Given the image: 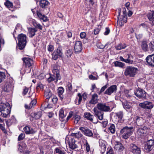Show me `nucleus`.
<instances>
[{
	"instance_id": "473e14b6",
	"label": "nucleus",
	"mask_w": 154,
	"mask_h": 154,
	"mask_svg": "<svg viewBox=\"0 0 154 154\" xmlns=\"http://www.w3.org/2000/svg\"><path fill=\"white\" fill-rule=\"evenodd\" d=\"M33 24L35 28L38 29L40 30H42V26L40 23L37 22L35 20H34L33 21Z\"/></svg>"
},
{
	"instance_id": "2f4dec72",
	"label": "nucleus",
	"mask_w": 154,
	"mask_h": 154,
	"mask_svg": "<svg viewBox=\"0 0 154 154\" xmlns=\"http://www.w3.org/2000/svg\"><path fill=\"white\" fill-rule=\"evenodd\" d=\"M42 115V112L41 111H39L37 112L32 113V116H33L35 119H39Z\"/></svg>"
},
{
	"instance_id": "052dcab7",
	"label": "nucleus",
	"mask_w": 154,
	"mask_h": 154,
	"mask_svg": "<svg viewBox=\"0 0 154 154\" xmlns=\"http://www.w3.org/2000/svg\"><path fill=\"white\" fill-rule=\"evenodd\" d=\"M118 12L119 13V15H118V17H117V18H118L117 22H119V23H122V20H119V17L120 16V14L121 12V9L120 8H119L118 9Z\"/></svg>"
},
{
	"instance_id": "9b49d317",
	"label": "nucleus",
	"mask_w": 154,
	"mask_h": 154,
	"mask_svg": "<svg viewBox=\"0 0 154 154\" xmlns=\"http://www.w3.org/2000/svg\"><path fill=\"white\" fill-rule=\"evenodd\" d=\"M153 105L152 102L146 101L143 103H140L139 106L144 109H151L153 107Z\"/></svg>"
},
{
	"instance_id": "a18cd8bd",
	"label": "nucleus",
	"mask_w": 154,
	"mask_h": 154,
	"mask_svg": "<svg viewBox=\"0 0 154 154\" xmlns=\"http://www.w3.org/2000/svg\"><path fill=\"white\" fill-rule=\"evenodd\" d=\"M154 12H152L148 14L147 17L149 20H152V19L154 18Z\"/></svg>"
},
{
	"instance_id": "603ef678",
	"label": "nucleus",
	"mask_w": 154,
	"mask_h": 154,
	"mask_svg": "<svg viewBox=\"0 0 154 154\" xmlns=\"http://www.w3.org/2000/svg\"><path fill=\"white\" fill-rule=\"evenodd\" d=\"M25 137V134L24 133H22L19 136L18 138V141H20L23 139Z\"/></svg>"
},
{
	"instance_id": "aec40b11",
	"label": "nucleus",
	"mask_w": 154,
	"mask_h": 154,
	"mask_svg": "<svg viewBox=\"0 0 154 154\" xmlns=\"http://www.w3.org/2000/svg\"><path fill=\"white\" fill-rule=\"evenodd\" d=\"M98 96L97 94H94L92 95L91 100L89 101V103L91 104H95L97 103L98 100Z\"/></svg>"
},
{
	"instance_id": "37998d69",
	"label": "nucleus",
	"mask_w": 154,
	"mask_h": 154,
	"mask_svg": "<svg viewBox=\"0 0 154 154\" xmlns=\"http://www.w3.org/2000/svg\"><path fill=\"white\" fill-rule=\"evenodd\" d=\"M4 5L8 8H12L13 7V4L8 0H6V2H5Z\"/></svg>"
},
{
	"instance_id": "ddd939ff",
	"label": "nucleus",
	"mask_w": 154,
	"mask_h": 154,
	"mask_svg": "<svg viewBox=\"0 0 154 154\" xmlns=\"http://www.w3.org/2000/svg\"><path fill=\"white\" fill-rule=\"evenodd\" d=\"M146 60L148 65L154 66V54L148 55L146 58Z\"/></svg>"
},
{
	"instance_id": "ea45409f",
	"label": "nucleus",
	"mask_w": 154,
	"mask_h": 154,
	"mask_svg": "<svg viewBox=\"0 0 154 154\" xmlns=\"http://www.w3.org/2000/svg\"><path fill=\"white\" fill-rule=\"evenodd\" d=\"M81 118L79 116L76 115L73 118V119L74 120V123L75 124H77L80 120Z\"/></svg>"
},
{
	"instance_id": "6e6552de",
	"label": "nucleus",
	"mask_w": 154,
	"mask_h": 154,
	"mask_svg": "<svg viewBox=\"0 0 154 154\" xmlns=\"http://www.w3.org/2000/svg\"><path fill=\"white\" fill-rule=\"evenodd\" d=\"M148 128L145 126L143 128H140L138 129L137 132L138 137H142L146 135L149 131Z\"/></svg>"
},
{
	"instance_id": "c85d7f7f",
	"label": "nucleus",
	"mask_w": 154,
	"mask_h": 154,
	"mask_svg": "<svg viewBox=\"0 0 154 154\" xmlns=\"http://www.w3.org/2000/svg\"><path fill=\"white\" fill-rule=\"evenodd\" d=\"M127 45L125 43H119L115 46L116 49L117 50H120L125 48Z\"/></svg>"
},
{
	"instance_id": "4468645a",
	"label": "nucleus",
	"mask_w": 154,
	"mask_h": 154,
	"mask_svg": "<svg viewBox=\"0 0 154 154\" xmlns=\"http://www.w3.org/2000/svg\"><path fill=\"white\" fill-rule=\"evenodd\" d=\"M114 148L115 149L118 150L120 152H122L125 147L120 142L116 141Z\"/></svg>"
},
{
	"instance_id": "5701e85b",
	"label": "nucleus",
	"mask_w": 154,
	"mask_h": 154,
	"mask_svg": "<svg viewBox=\"0 0 154 154\" xmlns=\"http://www.w3.org/2000/svg\"><path fill=\"white\" fill-rule=\"evenodd\" d=\"M28 33L29 37L32 38L35 35V33L37 32V30L35 28H28Z\"/></svg>"
},
{
	"instance_id": "0e129e2a",
	"label": "nucleus",
	"mask_w": 154,
	"mask_h": 154,
	"mask_svg": "<svg viewBox=\"0 0 154 154\" xmlns=\"http://www.w3.org/2000/svg\"><path fill=\"white\" fill-rule=\"evenodd\" d=\"M80 35L81 38H84L86 37V34L85 32H82L80 33Z\"/></svg>"
},
{
	"instance_id": "423d86ee",
	"label": "nucleus",
	"mask_w": 154,
	"mask_h": 154,
	"mask_svg": "<svg viewBox=\"0 0 154 154\" xmlns=\"http://www.w3.org/2000/svg\"><path fill=\"white\" fill-rule=\"evenodd\" d=\"M22 60L23 62V65H25L26 67L25 72L27 73L30 72L33 63L32 60L28 57H25L23 58Z\"/></svg>"
},
{
	"instance_id": "39448f33",
	"label": "nucleus",
	"mask_w": 154,
	"mask_h": 154,
	"mask_svg": "<svg viewBox=\"0 0 154 154\" xmlns=\"http://www.w3.org/2000/svg\"><path fill=\"white\" fill-rule=\"evenodd\" d=\"M133 127L125 126L120 131V134L122 135V137L125 139L128 138L133 133Z\"/></svg>"
},
{
	"instance_id": "49530a36",
	"label": "nucleus",
	"mask_w": 154,
	"mask_h": 154,
	"mask_svg": "<svg viewBox=\"0 0 154 154\" xmlns=\"http://www.w3.org/2000/svg\"><path fill=\"white\" fill-rule=\"evenodd\" d=\"M153 147L147 144L145 145L144 148L145 149L146 152H150L153 149Z\"/></svg>"
},
{
	"instance_id": "4c0bfd02",
	"label": "nucleus",
	"mask_w": 154,
	"mask_h": 154,
	"mask_svg": "<svg viewBox=\"0 0 154 154\" xmlns=\"http://www.w3.org/2000/svg\"><path fill=\"white\" fill-rule=\"evenodd\" d=\"M115 66L116 67H119L121 68H123L125 66V64L121 62L116 61L114 63Z\"/></svg>"
},
{
	"instance_id": "c756f323",
	"label": "nucleus",
	"mask_w": 154,
	"mask_h": 154,
	"mask_svg": "<svg viewBox=\"0 0 154 154\" xmlns=\"http://www.w3.org/2000/svg\"><path fill=\"white\" fill-rule=\"evenodd\" d=\"M122 104L124 108L127 111L131 108V106L130 103L127 101L122 102Z\"/></svg>"
},
{
	"instance_id": "bf43d9fd",
	"label": "nucleus",
	"mask_w": 154,
	"mask_h": 154,
	"mask_svg": "<svg viewBox=\"0 0 154 154\" xmlns=\"http://www.w3.org/2000/svg\"><path fill=\"white\" fill-rule=\"evenodd\" d=\"M29 91V88L25 87L23 89V95H25Z\"/></svg>"
},
{
	"instance_id": "c9c22d12",
	"label": "nucleus",
	"mask_w": 154,
	"mask_h": 154,
	"mask_svg": "<svg viewBox=\"0 0 154 154\" xmlns=\"http://www.w3.org/2000/svg\"><path fill=\"white\" fill-rule=\"evenodd\" d=\"M84 145L85 146L86 150L87 152H89L90 150V147L87 140L84 139L83 141Z\"/></svg>"
},
{
	"instance_id": "b1692460",
	"label": "nucleus",
	"mask_w": 154,
	"mask_h": 154,
	"mask_svg": "<svg viewBox=\"0 0 154 154\" xmlns=\"http://www.w3.org/2000/svg\"><path fill=\"white\" fill-rule=\"evenodd\" d=\"M66 115V112H64L63 108L60 110L59 111V118L60 120L62 121V120L65 117Z\"/></svg>"
},
{
	"instance_id": "cd10ccee",
	"label": "nucleus",
	"mask_w": 154,
	"mask_h": 154,
	"mask_svg": "<svg viewBox=\"0 0 154 154\" xmlns=\"http://www.w3.org/2000/svg\"><path fill=\"white\" fill-rule=\"evenodd\" d=\"M36 13L38 17L40 20H42L44 22L46 21L47 20V17L45 15L42 14L40 11H37Z\"/></svg>"
},
{
	"instance_id": "58836bf2",
	"label": "nucleus",
	"mask_w": 154,
	"mask_h": 154,
	"mask_svg": "<svg viewBox=\"0 0 154 154\" xmlns=\"http://www.w3.org/2000/svg\"><path fill=\"white\" fill-rule=\"evenodd\" d=\"M53 72L54 73V75L56 76L57 79H60V78L58 76L59 75L58 74V73L59 72L58 67H56V69H53Z\"/></svg>"
},
{
	"instance_id": "6ab92c4d",
	"label": "nucleus",
	"mask_w": 154,
	"mask_h": 154,
	"mask_svg": "<svg viewBox=\"0 0 154 154\" xmlns=\"http://www.w3.org/2000/svg\"><path fill=\"white\" fill-rule=\"evenodd\" d=\"M64 88L62 87H59L57 89L58 95L61 100L63 101L64 99V96L63 94L64 93Z\"/></svg>"
},
{
	"instance_id": "5fc2aeb1",
	"label": "nucleus",
	"mask_w": 154,
	"mask_h": 154,
	"mask_svg": "<svg viewBox=\"0 0 154 154\" xmlns=\"http://www.w3.org/2000/svg\"><path fill=\"white\" fill-rule=\"evenodd\" d=\"M43 85L42 84L41 82H40L38 83L36 87L37 89L38 90L39 89H43Z\"/></svg>"
},
{
	"instance_id": "774afa93",
	"label": "nucleus",
	"mask_w": 154,
	"mask_h": 154,
	"mask_svg": "<svg viewBox=\"0 0 154 154\" xmlns=\"http://www.w3.org/2000/svg\"><path fill=\"white\" fill-rule=\"evenodd\" d=\"M110 32V29L109 28L106 27V31L105 32L104 34L105 35H108Z\"/></svg>"
},
{
	"instance_id": "e433bc0d",
	"label": "nucleus",
	"mask_w": 154,
	"mask_h": 154,
	"mask_svg": "<svg viewBox=\"0 0 154 154\" xmlns=\"http://www.w3.org/2000/svg\"><path fill=\"white\" fill-rule=\"evenodd\" d=\"M109 130L112 134H114L116 132L115 125L113 124H111L109 128Z\"/></svg>"
},
{
	"instance_id": "1a4fd4ad",
	"label": "nucleus",
	"mask_w": 154,
	"mask_h": 154,
	"mask_svg": "<svg viewBox=\"0 0 154 154\" xmlns=\"http://www.w3.org/2000/svg\"><path fill=\"white\" fill-rule=\"evenodd\" d=\"M130 149L131 152L133 154H140L141 151L140 148L134 144L132 143L130 144Z\"/></svg>"
},
{
	"instance_id": "4be33fe9",
	"label": "nucleus",
	"mask_w": 154,
	"mask_h": 154,
	"mask_svg": "<svg viewBox=\"0 0 154 154\" xmlns=\"http://www.w3.org/2000/svg\"><path fill=\"white\" fill-rule=\"evenodd\" d=\"M33 100L31 101L29 105L25 104V107L26 109H30L33 106H35L37 103L36 99L35 98H33Z\"/></svg>"
},
{
	"instance_id": "a211bd4d",
	"label": "nucleus",
	"mask_w": 154,
	"mask_h": 154,
	"mask_svg": "<svg viewBox=\"0 0 154 154\" xmlns=\"http://www.w3.org/2000/svg\"><path fill=\"white\" fill-rule=\"evenodd\" d=\"M23 130L26 134H34L36 131L34 129L28 126H26L23 128Z\"/></svg>"
},
{
	"instance_id": "7c9ffc66",
	"label": "nucleus",
	"mask_w": 154,
	"mask_h": 154,
	"mask_svg": "<svg viewBox=\"0 0 154 154\" xmlns=\"http://www.w3.org/2000/svg\"><path fill=\"white\" fill-rule=\"evenodd\" d=\"M84 116L85 118L91 121H92L93 120L94 116L93 115L91 114L90 112L84 113Z\"/></svg>"
},
{
	"instance_id": "8fccbe9b",
	"label": "nucleus",
	"mask_w": 154,
	"mask_h": 154,
	"mask_svg": "<svg viewBox=\"0 0 154 154\" xmlns=\"http://www.w3.org/2000/svg\"><path fill=\"white\" fill-rule=\"evenodd\" d=\"M71 95L69 94H65L64 97V99L63 101H69L70 99Z\"/></svg>"
},
{
	"instance_id": "3c124183",
	"label": "nucleus",
	"mask_w": 154,
	"mask_h": 154,
	"mask_svg": "<svg viewBox=\"0 0 154 154\" xmlns=\"http://www.w3.org/2000/svg\"><path fill=\"white\" fill-rule=\"evenodd\" d=\"M149 48L151 51H154V41H152L149 43Z\"/></svg>"
},
{
	"instance_id": "79ce46f5",
	"label": "nucleus",
	"mask_w": 154,
	"mask_h": 154,
	"mask_svg": "<svg viewBox=\"0 0 154 154\" xmlns=\"http://www.w3.org/2000/svg\"><path fill=\"white\" fill-rule=\"evenodd\" d=\"M72 53V49H69L66 50L65 53V54L68 57H69L71 56Z\"/></svg>"
},
{
	"instance_id": "a19ab883",
	"label": "nucleus",
	"mask_w": 154,
	"mask_h": 154,
	"mask_svg": "<svg viewBox=\"0 0 154 154\" xmlns=\"http://www.w3.org/2000/svg\"><path fill=\"white\" fill-rule=\"evenodd\" d=\"M142 47L143 49L145 51H147L148 49V45L146 41H143L142 43Z\"/></svg>"
},
{
	"instance_id": "09e8293b",
	"label": "nucleus",
	"mask_w": 154,
	"mask_h": 154,
	"mask_svg": "<svg viewBox=\"0 0 154 154\" xmlns=\"http://www.w3.org/2000/svg\"><path fill=\"white\" fill-rule=\"evenodd\" d=\"M146 144L154 147V140L152 139L148 140L147 141Z\"/></svg>"
},
{
	"instance_id": "393cba45",
	"label": "nucleus",
	"mask_w": 154,
	"mask_h": 154,
	"mask_svg": "<svg viewBox=\"0 0 154 154\" xmlns=\"http://www.w3.org/2000/svg\"><path fill=\"white\" fill-rule=\"evenodd\" d=\"M13 85L12 82L7 83L5 87V90L6 91L9 92L12 91L13 88Z\"/></svg>"
},
{
	"instance_id": "dca6fc26",
	"label": "nucleus",
	"mask_w": 154,
	"mask_h": 154,
	"mask_svg": "<svg viewBox=\"0 0 154 154\" xmlns=\"http://www.w3.org/2000/svg\"><path fill=\"white\" fill-rule=\"evenodd\" d=\"M68 144L69 148L72 150H73L78 147L77 145L75 144V140L72 138L69 139Z\"/></svg>"
},
{
	"instance_id": "bb28decb",
	"label": "nucleus",
	"mask_w": 154,
	"mask_h": 154,
	"mask_svg": "<svg viewBox=\"0 0 154 154\" xmlns=\"http://www.w3.org/2000/svg\"><path fill=\"white\" fill-rule=\"evenodd\" d=\"M145 122V121L143 118L139 117L138 116H137L136 120V123L138 125L141 126L143 125Z\"/></svg>"
},
{
	"instance_id": "864d4df0",
	"label": "nucleus",
	"mask_w": 154,
	"mask_h": 154,
	"mask_svg": "<svg viewBox=\"0 0 154 154\" xmlns=\"http://www.w3.org/2000/svg\"><path fill=\"white\" fill-rule=\"evenodd\" d=\"M59 57V55H58L55 52V51H54L53 53L52 59L54 60H56Z\"/></svg>"
},
{
	"instance_id": "f257e3e1",
	"label": "nucleus",
	"mask_w": 154,
	"mask_h": 154,
	"mask_svg": "<svg viewBox=\"0 0 154 154\" xmlns=\"http://www.w3.org/2000/svg\"><path fill=\"white\" fill-rule=\"evenodd\" d=\"M99 110L104 112H110V109L109 107L106 106L105 103H98L97 105V107L94 108V116L99 120H101L103 119V113Z\"/></svg>"
},
{
	"instance_id": "f3484780",
	"label": "nucleus",
	"mask_w": 154,
	"mask_h": 154,
	"mask_svg": "<svg viewBox=\"0 0 154 154\" xmlns=\"http://www.w3.org/2000/svg\"><path fill=\"white\" fill-rule=\"evenodd\" d=\"M115 115L118 117V122L122 123L124 122V120L123 119L124 113L122 111H120L115 113Z\"/></svg>"
},
{
	"instance_id": "680f3d73",
	"label": "nucleus",
	"mask_w": 154,
	"mask_h": 154,
	"mask_svg": "<svg viewBox=\"0 0 154 154\" xmlns=\"http://www.w3.org/2000/svg\"><path fill=\"white\" fill-rule=\"evenodd\" d=\"M55 76H56L55 75L54 77L50 76V77H49L48 79V82L50 83L51 82L54 80L55 79Z\"/></svg>"
},
{
	"instance_id": "13d9d810",
	"label": "nucleus",
	"mask_w": 154,
	"mask_h": 154,
	"mask_svg": "<svg viewBox=\"0 0 154 154\" xmlns=\"http://www.w3.org/2000/svg\"><path fill=\"white\" fill-rule=\"evenodd\" d=\"M97 48L100 49H103L104 48L105 46L100 42L97 43Z\"/></svg>"
},
{
	"instance_id": "c03bdc74",
	"label": "nucleus",
	"mask_w": 154,
	"mask_h": 154,
	"mask_svg": "<svg viewBox=\"0 0 154 154\" xmlns=\"http://www.w3.org/2000/svg\"><path fill=\"white\" fill-rule=\"evenodd\" d=\"M5 73L3 72H0V83L5 80Z\"/></svg>"
},
{
	"instance_id": "412c9836",
	"label": "nucleus",
	"mask_w": 154,
	"mask_h": 154,
	"mask_svg": "<svg viewBox=\"0 0 154 154\" xmlns=\"http://www.w3.org/2000/svg\"><path fill=\"white\" fill-rule=\"evenodd\" d=\"M125 57L127 58V59H126V63L130 64L133 63L134 62L133 60V57L131 54H128L125 55Z\"/></svg>"
},
{
	"instance_id": "6e6d98bb",
	"label": "nucleus",
	"mask_w": 154,
	"mask_h": 154,
	"mask_svg": "<svg viewBox=\"0 0 154 154\" xmlns=\"http://www.w3.org/2000/svg\"><path fill=\"white\" fill-rule=\"evenodd\" d=\"M67 89V91H71L72 89V84L69 82H68L66 85Z\"/></svg>"
},
{
	"instance_id": "2eb2a0df",
	"label": "nucleus",
	"mask_w": 154,
	"mask_h": 154,
	"mask_svg": "<svg viewBox=\"0 0 154 154\" xmlns=\"http://www.w3.org/2000/svg\"><path fill=\"white\" fill-rule=\"evenodd\" d=\"M82 48V43L81 42L77 41L75 42L74 46V51L75 52H80Z\"/></svg>"
},
{
	"instance_id": "72a5a7b5",
	"label": "nucleus",
	"mask_w": 154,
	"mask_h": 154,
	"mask_svg": "<svg viewBox=\"0 0 154 154\" xmlns=\"http://www.w3.org/2000/svg\"><path fill=\"white\" fill-rule=\"evenodd\" d=\"M55 52L59 55V57H61L63 54V50L62 47L59 46L57 48Z\"/></svg>"
},
{
	"instance_id": "a878e982",
	"label": "nucleus",
	"mask_w": 154,
	"mask_h": 154,
	"mask_svg": "<svg viewBox=\"0 0 154 154\" xmlns=\"http://www.w3.org/2000/svg\"><path fill=\"white\" fill-rule=\"evenodd\" d=\"M99 146L101 148L100 151L102 154L105 151L106 146L103 140H100L99 141Z\"/></svg>"
},
{
	"instance_id": "e2e57ef3",
	"label": "nucleus",
	"mask_w": 154,
	"mask_h": 154,
	"mask_svg": "<svg viewBox=\"0 0 154 154\" xmlns=\"http://www.w3.org/2000/svg\"><path fill=\"white\" fill-rule=\"evenodd\" d=\"M59 124L57 120L56 119L54 120L52 122V124L54 127H57Z\"/></svg>"
},
{
	"instance_id": "7ed1b4c3",
	"label": "nucleus",
	"mask_w": 154,
	"mask_h": 154,
	"mask_svg": "<svg viewBox=\"0 0 154 154\" xmlns=\"http://www.w3.org/2000/svg\"><path fill=\"white\" fill-rule=\"evenodd\" d=\"M138 71L137 68L131 66H128L125 69L124 74L126 76L134 77L137 73Z\"/></svg>"
},
{
	"instance_id": "0eeeda50",
	"label": "nucleus",
	"mask_w": 154,
	"mask_h": 154,
	"mask_svg": "<svg viewBox=\"0 0 154 154\" xmlns=\"http://www.w3.org/2000/svg\"><path fill=\"white\" fill-rule=\"evenodd\" d=\"M135 95L139 99L144 100L146 98V92L141 88L137 89L134 92Z\"/></svg>"
},
{
	"instance_id": "de8ad7c7",
	"label": "nucleus",
	"mask_w": 154,
	"mask_h": 154,
	"mask_svg": "<svg viewBox=\"0 0 154 154\" xmlns=\"http://www.w3.org/2000/svg\"><path fill=\"white\" fill-rule=\"evenodd\" d=\"M72 136L75 137L77 138H79L81 137H82V135L80 132H79L78 133H73L72 134Z\"/></svg>"
},
{
	"instance_id": "f03ea898",
	"label": "nucleus",
	"mask_w": 154,
	"mask_h": 154,
	"mask_svg": "<svg viewBox=\"0 0 154 154\" xmlns=\"http://www.w3.org/2000/svg\"><path fill=\"white\" fill-rule=\"evenodd\" d=\"M11 107L8 103H1L0 105V111L2 116L4 118H7L10 116Z\"/></svg>"
},
{
	"instance_id": "f8f14e48",
	"label": "nucleus",
	"mask_w": 154,
	"mask_h": 154,
	"mask_svg": "<svg viewBox=\"0 0 154 154\" xmlns=\"http://www.w3.org/2000/svg\"><path fill=\"white\" fill-rule=\"evenodd\" d=\"M117 90V88L116 85L111 86L108 88L105 92L104 94L110 95L112 93H116Z\"/></svg>"
},
{
	"instance_id": "f704fd0d",
	"label": "nucleus",
	"mask_w": 154,
	"mask_h": 154,
	"mask_svg": "<svg viewBox=\"0 0 154 154\" xmlns=\"http://www.w3.org/2000/svg\"><path fill=\"white\" fill-rule=\"evenodd\" d=\"M48 3L49 2L47 0H41L40 2V6L43 8L47 6Z\"/></svg>"
},
{
	"instance_id": "4d7b16f0",
	"label": "nucleus",
	"mask_w": 154,
	"mask_h": 154,
	"mask_svg": "<svg viewBox=\"0 0 154 154\" xmlns=\"http://www.w3.org/2000/svg\"><path fill=\"white\" fill-rule=\"evenodd\" d=\"M5 125H3L2 124H0V129L5 134L7 133V131L5 127Z\"/></svg>"
},
{
	"instance_id": "9d476101",
	"label": "nucleus",
	"mask_w": 154,
	"mask_h": 154,
	"mask_svg": "<svg viewBox=\"0 0 154 154\" xmlns=\"http://www.w3.org/2000/svg\"><path fill=\"white\" fill-rule=\"evenodd\" d=\"M83 134L85 135L92 137L93 136V133L92 131L87 127H81L79 128Z\"/></svg>"
},
{
	"instance_id": "338daca9",
	"label": "nucleus",
	"mask_w": 154,
	"mask_h": 154,
	"mask_svg": "<svg viewBox=\"0 0 154 154\" xmlns=\"http://www.w3.org/2000/svg\"><path fill=\"white\" fill-rule=\"evenodd\" d=\"M54 50V47L52 45H49L48 46V50L49 51H52Z\"/></svg>"
},
{
	"instance_id": "69168bd1",
	"label": "nucleus",
	"mask_w": 154,
	"mask_h": 154,
	"mask_svg": "<svg viewBox=\"0 0 154 154\" xmlns=\"http://www.w3.org/2000/svg\"><path fill=\"white\" fill-rule=\"evenodd\" d=\"M55 150L56 152L57 153H58L59 154H60L61 153H62V152L63 150H61V149H60L58 148H56L55 149Z\"/></svg>"
},
{
	"instance_id": "20e7f679",
	"label": "nucleus",
	"mask_w": 154,
	"mask_h": 154,
	"mask_svg": "<svg viewBox=\"0 0 154 154\" xmlns=\"http://www.w3.org/2000/svg\"><path fill=\"white\" fill-rule=\"evenodd\" d=\"M26 35L21 33L18 35L17 37L18 47L20 50H22L25 47L27 43Z\"/></svg>"
}]
</instances>
